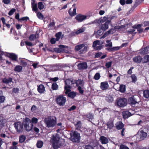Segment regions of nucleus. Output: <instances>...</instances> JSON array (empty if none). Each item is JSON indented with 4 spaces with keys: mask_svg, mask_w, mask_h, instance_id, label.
Masks as SVG:
<instances>
[{
    "mask_svg": "<svg viewBox=\"0 0 149 149\" xmlns=\"http://www.w3.org/2000/svg\"><path fill=\"white\" fill-rule=\"evenodd\" d=\"M50 141L52 144L54 148L57 149L61 146L63 140L61 139L59 135L56 134L53 135L51 138Z\"/></svg>",
    "mask_w": 149,
    "mask_h": 149,
    "instance_id": "f257e3e1",
    "label": "nucleus"
},
{
    "mask_svg": "<svg viewBox=\"0 0 149 149\" xmlns=\"http://www.w3.org/2000/svg\"><path fill=\"white\" fill-rule=\"evenodd\" d=\"M45 123L47 127H53L56 124V118L51 116L45 118Z\"/></svg>",
    "mask_w": 149,
    "mask_h": 149,
    "instance_id": "f03ea898",
    "label": "nucleus"
},
{
    "mask_svg": "<svg viewBox=\"0 0 149 149\" xmlns=\"http://www.w3.org/2000/svg\"><path fill=\"white\" fill-rule=\"evenodd\" d=\"M24 126L25 130L28 132L31 131L33 128V125L31 123V120L26 118L24 121Z\"/></svg>",
    "mask_w": 149,
    "mask_h": 149,
    "instance_id": "7ed1b4c3",
    "label": "nucleus"
},
{
    "mask_svg": "<svg viewBox=\"0 0 149 149\" xmlns=\"http://www.w3.org/2000/svg\"><path fill=\"white\" fill-rule=\"evenodd\" d=\"M87 47L85 44H82L78 45L75 46V50L76 51L80 50V53L83 54L85 53L87 51Z\"/></svg>",
    "mask_w": 149,
    "mask_h": 149,
    "instance_id": "20e7f679",
    "label": "nucleus"
},
{
    "mask_svg": "<svg viewBox=\"0 0 149 149\" xmlns=\"http://www.w3.org/2000/svg\"><path fill=\"white\" fill-rule=\"evenodd\" d=\"M72 141L74 142H77L80 139V134L77 132H72L70 133Z\"/></svg>",
    "mask_w": 149,
    "mask_h": 149,
    "instance_id": "39448f33",
    "label": "nucleus"
},
{
    "mask_svg": "<svg viewBox=\"0 0 149 149\" xmlns=\"http://www.w3.org/2000/svg\"><path fill=\"white\" fill-rule=\"evenodd\" d=\"M66 97L62 95L58 96L56 99V101L58 104L60 106L64 105L66 102Z\"/></svg>",
    "mask_w": 149,
    "mask_h": 149,
    "instance_id": "423d86ee",
    "label": "nucleus"
},
{
    "mask_svg": "<svg viewBox=\"0 0 149 149\" xmlns=\"http://www.w3.org/2000/svg\"><path fill=\"white\" fill-rule=\"evenodd\" d=\"M103 43V42H101L100 41L97 40L93 42V46L95 49L99 50L102 48L103 46L102 45Z\"/></svg>",
    "mask_w": 149,
    "mask_h": 149,
    "instance_id": "0eeeda50",
    "label": "nucleus"
},
{
    "mask_svg": "<svg viewBox=\"0 0 149 149\" xmlns=\"http://www.w3.org/2000/svg\"><path fill=\"white\" fill-rule=\"evenodd\" d=\"M89 16L87 15L79 14L75 17V19L79 22H81L89 18Z\"/></svg>",
    "mask_w": 149,
    "mask_h": 149,
    "instance_id": "6e6552de",
    "label": "nucleus"
},
{
    "mask_svg": "<svg viewBox=\"0 0 149 149\" xmlns=\"http://www.w3.org/2000/svg\"><path fill=\"white\" fill-rule=\"evenodd\" d=\"M14 125L15 129L17 132H21L23 130V123L20 122H18L15 123Z\"/></svg>",
    "mask_w": 149,
    "mask_h": 149,
    "instance_id": "1a4fd4ad",
    "label": "nucleus"
},
{
    "mask_svg": "<svg viewBox=\"0 0 149 149\" xmlns=\"http://www.w3.org/2000/svg\"><path fill=\"white\" fill-rule=\"evenodd\" d=\"M137 136L139 137L141 140H143L147 136V133L144 132L142 129H140L138 131L137 134Z\"/></svg>",
    "mask_w": 149,
    "mask_h": 149,
    "instance_id": "9d476101",
    "label": "nucleus"
},
{
    "mask_svg": "<svg viewBox=\"0 0 149 149\" xmlns=\"http://www.w3.org/2000/svg\"><path fill=\"white\" fill-rule=\"evenodd\" d=\"M117 105L120 107L125 106L127 104L126 100L125 98L119 99L117 102Z\"/></svg>",
    "mask_w": 149,
    "mask_h": 149,
    "instance_id": "9b49d317",
    "label": "nucleus"
},
{
    "mask_svg": "<svg viewBox=\"0 0 149 149\" xmlns=\"http://www.w3.org/2000/svg\"><path fill=\"white\" fill-rule=\"evenodd\" d=\"M59 48H55L54 49V51H55V52L57 53H60L61 52H64V51L65 46L63 45H60L58 46Z\"/></svg>",
    "mask_w": 149,
    "mask_h": 149,
    "instance_id": "f8f14e48",
    "label": "nucleus"
},
{
    "mask_svg": "<svg viewBox=\"0 0 149 149\" xmlns=\"http://www.w3.org/2000/svg\"><path fill=\"white\" fill-rule=\"evenodd\" d=\"M114 29H111L105 33L104 34L100 37V39L104 38L110 34H113L115 32Z\"/></svg>",
    "mask_w": 149,
    "mask_h": 149,
    "instance_id": "ddd939ff",
    "label": "nucleus"
},
{
    "mask_svg": "<svg viewBox=\"0 0 149 149\" xmlns=\"http://www.w3.org/2000/svg\"><path fill=\"white\" fill-rule=\"evenodd\" d=\"M6 55L13 61H16L17 59V56L15 54L7 53Z\"/></svg>",
    "mask_w": 149,
    "mask_h": 149,
    "instance_id": "4468645a",
    "label": "nucleus"
},
{
    "mask_svg": "<svg viewBox=\"0 0 149 149\" xmlns=\"http://www.w3.org/2000/svg\"><path fill=\"white\" fill-rule=\"evenodd\" d=\"M111 20H107L104 24L102 25L101 29L104 31L107 30L109 28L108 25L111 23Z\"/></svg>",
    "mask_w": 149,
    "mask_h": 149,
    "instance_id": "2eb2a0df",
    "label": "nucleus"
},
{
    "mask_svg": "<svg viewBox=\"0 0 149 149\" xmlns=\"http://www.w3.org/2000/svg\"><path fill=\"white\" fill-rule=\"evenodd\" d=\"M109 87V84L107 81L102 82L100 84V88L102 90H105Z\"/></svg>",
    "mask_w": 149,
    "mask_h": 149,
    "instance_id": "dca6fc26",
    "label": "nucleus"
},
{
    "mask_svg": "<svg viewBox=\"0 0 149 149\" xmlns=\"http://www.w3.org/2000/svg\"><path fill=\"white\" fill-rule=\"evenodd\" d=\"M109 17L108 15H107L103 17H101L98 20V23L99 24H102L105 22H106L108 19Z\"/></svg>",
    "mask_w": 149,
    "mask_h": 149,
    "instance_id": "f3484780",
    "label": "nucleus"
},
{
    "mask_svg": "<svg viewBox=\"0 0 149 149\" xmlns=\"http://www.w3.org/2000/svg\"><path fill=\"white\" fill-rule=\"evenodd\" d=\"M31 7L32 8V10L34 11L35 12H37L38 11V8L37 7V5L36 3H35V0H31Z\"/></svg>",
    "mask_w": 149,
    "mask_h": 149,
    "instance_id": "a211bd4d",
    "label": "nucleus"
},
{
    "mask_svg": "<svg viewBox=\"0 0 149 149\" xmlns=\"http://www.w3.org/2000/svg\"><path fill=\"white\" fill-rule=\"evenodd\" d=\"M134 113H133L132 114L128 111H124L123 112V117L124 118H127L131 116Z\"/></svg>",
    "mask_w": 149,
    "mask_h": 149,
    "instance_id": "6ab92c4d",
    "label": "nucleus"
},
{
    "mask_svg": "<svg viewBox=\"0 0 149 149\" xmlns=\"http://www.w3.org/2000/svg\"><path fill=\"white\" fill-rule=\"evenodd\" d=\"M133 61L134 62L139 63H140L142 60V58L141 56H136L133 58Z\"/></svg>",
    "mask_w": 149,
    "mask_h": 149,
    "instance_id": "aec40b11",
    "label": "nucleus"
},
{
    "mask_svg": "<svg viewBox=\"0 0 149 149\" xmlns=\"http://www.w3.org/2000/svg\"><path fill=\"white\" fill-rule=\"evenodd\" d=\"M78 67L79 69H86L87 68V65L86 63H81L78 65Z\"/></svg>",
    "mask_w": 149,
    "mask_h": 149,
    "instance_id": "412c9836",
    "label": "nucleus"
},
{
    "mask_svg": "<svg viewBox=\"0 0 149 149\" xmlns=\"http://www.w3.org/2000/svg\"><path fill=\"white\" fill-rule=\"evenodd\" d=\"M129 102L132 106H134L133 105L138 104V102L136 101L134 97L130 98L129 100Z\"/></svg>",
    "mask_w": 149,
    "mask_h": 149,
    "instance_id": "4be33fe9",
    "label": "nucleus"
},
{
    "mask_svg": "<svg viewBox=\"0 0 149 149\" xmlns=\"http://www.w3.org/2000/svg\"><path fill=\"white\" fill-rule=\"evenodd\" d=\"M38 92L40 93H43L45 91V87L43 85L41 84L38 88Z\"/></svg>",
    "mask_w": 149,
    "mask_h": 149,
    "instance_id": "5701e85b",
    "label": "nucleus"
},
{
    "mask_svg": "<svg viewBox=\"0 0 149 149\" xmlns=\"http://www.w3.org/2000/svg\"><path fill=\"white\" fill-rule=\"evenodd\" d=\"M75 83L76 86L77 87L80 86V87H84V83L83 80L79 79L76 81Z\"/></svg>",
    "mask_w": 149,
    "mask_h": 149,
    "instance_id": "b1692460",
    "label": "nucleus"
},
{
    "mask_svg": "<svg viewBox=\"0 0 149 149\" xmlns=\"http://www.w3.org/2000/svg\"><path fill=\"white\" fill-rule=\"evenodd\" d=\"M100 140L101 143L103 144H107L108 142V139L104 136L100 137Z\"/></svg>",
    "mask_w": 149,
    "mask_h": 149,
    "instance_id": "393cba45",
    "label": "nucleus"
},
{
    "mask_svg": "<svg viewBox=\"0 0 149 149\" xmlns=\"http://www.w3.org/2000/svg\"><path fill=\"white\" fill-rule=\"evenodd\" d=\"M149 52V46H148L141 50L140 53L142 54H147Z\"/></svg>",
    "mask_w": 149,
    "mask_h": 149,
    "instance_id": "a878e982",
    "label": "nucleus"
},
{
    "mask_svg": "<svg viewBox=\"0 0 149 149\" xmlns=\"http://www.w3.org/2000/svg\"><path fill=\"white\" fill-rule=\"evenodd\" d=\"M6 122V120L3 117L0 116V126L1 127H3Z\"/></svg>",
    "mask_w": 149,
    "mask_h": 149,
    "instance_id": "bb28decb",
    "label": "nucleus"
},
{
    "mask_svg": "<svg viewBox=\"0 0 149 149\" xmlns=\"http://www.w3.org/2000/svg\"><path fill=\"white\" fill-rule=\"evenodd\" d=\"M69 13L71 16H74L76 14V9L75 8H71L68 11Z\"/></svg>",
    "mask_w": 149,
    "mask_h": 149,
    "instance_id": "cd10ccee",
    "label": "nucleus"
},
{
    "mask_svg": "<svg viewBox=\"0 0 149 149\" xmlns=\"http://www.w3.org/2000/svg\"><path fill=\"white\" fill-rule=\"evenodd\" d=\"M141 25L140 24H139L137 25H134L133 28H134L136 29L137 31L139 32V33H141L143 31V29L141 28Z\"/></svg>",
    "mask_w": 149,
    "mask_h": 149,
    "instance_id": "c85d7f7f",
    "label": "nucleus"
},
{
    "mask_svg": "<svg viewBox=\"0 0 149 149\" xmlns=\"http://www.w3.org/2000/svg\"><path fill=\"white\" fill-rule=\"evenodd\" d=\"M123 127L124 125L121 122H117L116 124V128L118 130L121 129Z\"/></svg>",
    "mask_w": 149,
    "mask_h": 149,
    "instance_id": "c756f323",
    "label": "nucleus"
},
{
    "mask_svg": "<svg viewBox=\"0 0 149 149\" xmlns=\"http://www.w3.org/2000/svg\"><path fill=\"white\" fill-rule=\"evenodd\" d=\"M22 69V67L19 65H16L15 67L14 70L15 71L17 72H20Z\"/></svg>",
    "mask_w": 149,
    "mask_h": 149,
    "instance_id": "7c9ffc66",
    "label": "nucleus"
},
{
    "mask_svg": "<svg viewBox=\"0 0 149 149\" xmlns=\"http://www.w3.org/2000/svg\"><path fill=\"white\" fill-rule=\"evenodd\" d=\"M26 139L25 136L24 135H22L19 137V142L20 143L24 142Z\"/></svg>",
    "mask_w": 149,
    "mask_h": 149,
    "instance_id": "2f4dec72",
    "label": "nucleus"
},
{
    "mask_svg": "<svg viewBox=\"0 0 149 149\" xmlns=\"http://www.w3.org/2000/svg\"><path fill=\"white\" fill-rule=\"evenodd\" d=\"M143 95L145 98H149V90H147L144 91L143 92Z\"/></svg>",
    "mask_w": 149,
    "mask_h": 149,
    "instance_id": "473e14b6",
    "label": "nucleus"
},
{
    "mask_svg": "<svg viewBox=\"0 0 149 149\" xmlns=\"http://www.w3.org/2000/svg\"><path fill=\"white\" fill-rule=\"evenodd\" d=\"M71 86L70 85L65 86V93L66 94H68L69 92L70 91V89Z\"/></svg>",
    "mask_w": 149,
    "mask_h": 149,
    "instance_id": "72a5a7b5",
    "label": "nucleus"
},
{
    "mask_svg": "<svg viewBox=\"0 0 149 149\" xmlns=\"http://www.w3.org/2000/svg\"><path fill=\"white\" fill-rule=\"evenodd\" d=\"M38 34L35 35H31L29 37V39L31 41H33L37 38H38Z\"/></svg>",
    "mask_w": 149,
    "mask_h": 149,
    "instance_id": "f704fd0d",
    "label": "nucleus"
},
{
    "mask_svg": "<svg viewBox=\"0 0 149 149\" xmlns=\"http://www.w3.org/2000/svg\"><path fill=\"white\" fill-rule=\"evenodd\" d=\"M65 86L70 85L74 84L73 82L70 80L67 79L65 81Z\"/></svg>",
    "mask_w": 149,
    "mask_h": 149,
    "instance_id": "c9c22d12",
    "label": "nucleus"
},
{
    "mask_svg": "<svg viewBox=\"0 0 149 149\" xmlns=\"http://www.w3.org/2000/svg\"><path fill=\"white\" fill-rule=\"evenodd\" d=\"M76 95V93L74 92H71L68 93V96L71 98H73Z\"/></svg>",
    "mask_w": 149,
    "mask_h": 149,
    "instance_id": "e433bc0d",
    "label": "nucleus"
},
{
    "mask_svg": "<svg viewBox=\"0 0 149 149\" xmlns=\"http://www.w3.org/2000/svg\"><path fill=\"white\" fill-rule=\"evenodd\" d=\"M12 79L11 78H4L3 79V82L8 84L9 83L11 82L12 81Z\"/></svg>",
    "mask_w": 149,
    "mask_h": 149,
    "instance_id": "4c0bfd02",
    "label": "nucleus"
},
{
    "mask_svg": "<svg viewBox=\"0 0 149 149\" xmlns=\"http://www.w3.org/2000/svg\"><path fill=\"white\" fill-rule=\"evenodd\" d=\"M107 125L108 128H109L110 129H111L114 126L113 123V122L112 121L108 122L107 123Z\"/></svg>",
    "mask_w": 149,
    "mask_h": 149,
    "instance_id": "58836bf2",
    "label": "nucleus"
},
{
    "mask_svg": "<svg viewBox=\"0 0 149 149\" xmlns=\"http://www.w3.org/2000/svg\"><path fill=\"white\" fill-rule=\"evenodd\" d=\"M85 27H81V28L79 29L75 32V33L77 34H79L80 33L84 32L85 30Z\"/></svg>",
    "mask_w": 149,
    "mask_h": 149,
    "instance_id": "ea45409f",
    "label": "nucleus"
},
{
    "mask_svg": "<svg viewBox=\"0 0 149 149\" xmlns=\"http://www.w3.org/2000/svg\"><path fill=\"white\" fill-rule=\"evenodd\" d=\"M58 86L56 83H53L52 85V88L54 90H56L58 88Z\"/></svg>",
    "mask_w": 149,
    "mask_h": 149,
    "instance_id": "a19ab883",
    "label": "nucleus"
},
{
    "mask_svg": "<svg viewBox=\"0 0 149 149\" xmlns=\"http://www.w3.org/2000/svg\"><path fill=\"white\" fill-rule=\"evenodd\" d=\"M142 61L143 63L148 62L149 61V56L147 55L145 56Z\"/></svg>",
    "mask_w": 149,
    "mask_h": 149,
    "instance_id": "79ce46f5",
    "label": "nucleus"
},
{
    "mask_svg": "<svg viewBox=\"0 0 149 149\" xmlns=\"http://www.w3.org/2000/svg\"><path fill=\"white\" fill-rule=\"evenodd\" d=\"M125 86L124 85H122L120 86V88L119 91L122 93H123L125 91Z\"/></svg>",
    "mask_w": 149,
    "mask_h": 149,
    "instance_id": "37998d69",
    "label": "nucleus"
},
{
    "mask_svg": "<svg viewBox=\"0 0 149 149\" xmlns=\"http://www.w3.org/2000/svg\"><path fill=\"white\" fill-rule=\"evenodd\" d=\"M20 61L21 65H22L23 66L25 67L27 65V63L24 59H20Z\"/></svg>",
    "mask_w": 149,
    "mask_h": 149,
    "instance_id": "c03bdc74",
    "label": "nucleus"
},
{
    "mask_svg": "<svg viewBox=\"0 0 149 149\" xmlns=\"http://www.w3.org/2000/svg\"><path fill=\"white\" fill-rule=\"evenodd\" d=\"M43 142L42 141H38L37 143V146L39 148H41L43 146Z\"/></svg>",
    "mask_w": 149,
    "mask_h": 149,
    "instance_id": "a18cd8bd",
    "label": "nucleus"
},
{
    "mask_svg": "<svg viewBox=\"0 0 149 149\" xmlns=\"http://www.w3.org/2000/svg\"><path fill=\"white\" fill-rule=\"evenodd\" d=\"M38 8L40 10H42L44 7V5L42 2H39L38 3Z\"/></svg>",
    "mask_w": 149,
    "mask_h": 149,
    "instance_id": "49530a36",
    "label": "nucleus"
},
{
    "mask_svg": "<svg viewBox=\"0 0 149 149\" xmlns=\"http://www.w3.org/2000/svg\"><path fill=\"white\" fill-rule=\"evenodd\" d=\"M65 48H64V52L67 53H70L71 52L70 48L67 46H65Z\"/></svg>",
    "mask_w": 149,
    "mask_h": 149,
    "instance_id": "de8ad7c7",
    "label": "nucleus"
},
{
    "mask_svg": "<svg viewBox=\"0 0 149 149\" xmlns=\"http://www.w3.org/2000/svg\"><path fill=\"white\" fill-rule=\"evenodd\" d=\"M86 116L89 121H90L93 118V115L92 114L89 113L87 114Z\"/></svg>",
    "mask_w": 149,
    "mask_h": 149,
    "instance_id": "09e8293b",
    "label": "nucleus"
},
{
    "mask_svg": "<svg viewBox=\"0 0 149 149\" xmlns=\"http://www.w3.org/2000/svg\"><path fill=\"white\" fill-rule=\"evenodd\" d=\"M62 33L61 32H58L56 35V41H58L61 37Z\"/></svg>",
    "mask_w": 149,
    "mask_h": 149,
    "instance_id": "8fccbe9b",
    "label": "nucleus"
},
{
    "mask_svg": "<svg viewBox=\"0 0 149 149\" xmlns=\"http://www.w3.org/2000/svg\"><path fill=\"white\" fill-rule=\"evenodd\" d=\"M76 128L77 130H79L80 129L81 127V123L80 121L78 122L75 125Z\"/></svg>",
    "mask_w": 149,
    "mask_h": 149,
    "instance_id": "3c124183",
    "label": "nucleus"
},
{
    "mask_svg": "<svg viewBox=\"0 0 149 149\" xmlns=\"http://www.w3.org/2000/svg\"><path fill=\"white\" fill-rule=\"evenodd\" d=\"M106 42L107 44L105 45L106 47H111L112 46V43L110 40H107L106 41Z\"/></svg>",
    "mask_w": 149,
    "mask_h": 149,
    "instance_id": "603ef678",
    "label": "nucleus"
},
{
    "mask_svg": "<svg viewBox=\"0 0 149 149\" xmlns=\"http://www.w3.org/2000/svg\"><path fill=\"white\" fill-rule=\"evenodd\" d=\"M131 77L132 79V81L135 82L137 80V78L136 76L134 74H132L131 75Z\"/></svg>",
    "mask_w": 149,
    "mask_h": 149,
    "instance_id": "864d4df0",
    "label": "nucleus"
},
{
    "mask_svg": "<svg viewBox=\"0 0 149 149\" xmlns=\"http://www.w3.org/2000/svg\"><path fill=\"white\" fill-rule=\"evenodd\" d=\"M100 77L99 73H97L95 75L94 77V79L96 80H98L99 79Z\"/></svg>",
    "mask_w": 149,
    "mask_h": 149,
    "instance_id": "5fc2aeb1",
    "label": "nucleus"
},
{
    "mask_svg": "<svg viewBox=\"0 0 149 149\" xmlns=\"http://www.w3.org/2000/svg\"><path fill=\"white\" fill-rule=\"evenodd\" d=\"M38 119L36 118L33 117L31 119V122L32 123L36 124L38 123Z\"/></svg>",
    "mask_w": 149,
    "mask_h": 149,
    "instance_id": "6e6d98bb",
    "label": "nucleus"
},
{
    "mask_svg": "<svg viewBox=\"0 0 149 149\" xmlns=\"http://www.w3.org/2000/svg\"><path fill=\"white\" fill-rule=\"evenodd\" d=\"M84 87H80V86L78 87V90L80 93L83 94V93L84 91Z\"/></svg>",
    "mask_w": 149,
    "mask_h": 149,
    "instance_id": "4d7b16f0",
    "label": "nucleus"
},
{
    "mask_svg": "<svg viewBox=\"0 0 149 149\" xmlns=\"http://www.w3.org/2000/svg\"><path fill=\"white\" fill-rule=\"evenodd\" d=\"M94 146H93L91 144L87 145L85 146V149H94Z\"/></svg>",
    "mask_w": 149,
    "mask_h": 149,
    "instance_id": "13d9d810",
    "label": "nucleus"
},
{
    "mask_svg": "<svg viewBox=\"0 0 149 149\" xmlns=\"http://www.w3.org/2000/svg\"><path fill=\"white\" fill-rule=\"evenodd\" d=\"M29 19V18L27 17H24L21 18L19 19V21L22 20L25 21H26L27 20Z\"/></svg>",
    "mask_w": 149,
    "mask_h": 149,
    "instance_id": "bf43d9fd",
    "label": "nucleus"
},
{
    "mask_svg": "<svg viewBox=\"0 0 149 149\" xmlns=\"http://www.w3.org/2000/svg\"><path fill=\"white\" fill-rule=\"evenodd\" d=\"M37 16L40 19H42L43 18V16L42 14L40 13H38L37 14Z\"/></svg>",
    "mask_w": 149,
    "mask_h": 149,
    "instance_id": "052dcab7",
    "label": "nucleus"
},
{
    "mask_svg": "<svg viewBox=\"0 0 149 149\" xmlns=\"http://www.w3.org/2000/svg\"><path fill=\"white\" fill-rule=\"evenodd\" d=\"M5 97L3 96H0V103H3L5 100Z\"/></svg>",
    "mask_w": 149,
    "mask_h": 149,
    "instance_id": "680f3d73",
    "label": "nucleus"
},
{
    "mask_svg": "<svg viewBox=\"0 0 149 149\" xmlns=\"http://www.w3.org/2000/svg\"><path fill=\"white\" fill-rule=\"evenodd\" d=\"M15 9L14 8L12 9L9 12L8 15H12L15 12Z\"/></svg>",
    "mask_w": 149,
    "mask_h": 149,
    "instance_id": "e2e57ef3",
    "label": "nucleus"
},
{
    "mask_svg": "<svg viewBox=\"0 0 149 149\" xmlns=\"http://www.w3.org/2000/svg\"><path fill=\"white\" fill-rule=\"evenodd\" d=\"M37 109V107L35 105H33L31 108V111L32 112H35Z\"/></svg>",
    "mask_w": 149,
    "mask_h": 149,
    "instance_id": "0e129e2a",
    "label": "nucleus"
},
{
    "mask_svg": "<svg viewBox=\"0 0 149 149\" xmlns=\"http://www.w3.org/2000/svg\"><path fill=\"white\" fill-rule=\"evenodd\" d=\"M111 62H109L106 63L105 66L107 68H109L111 66Z\"/></svg>",
    "mask_w": 149,
    "mask_h": 149,
    "instance_id": "69168bd1",
    "label": "nucleus"
},
{
    "mask_svg": "<svg viewBox=\"0 0 149 149\" xmlns=\"http://www.w3.org/2000/svg\"><path fill=\"white\" fill-rule=\"evenodd\" d=\"M102 54V53L101 52H98L96 53L95 55V57L96 58L100 57Z\"/></svg>",
    "mask_w": 149,
    "mask_h": 149,
    "instance_id": "338daca9",
    "label": "nucleus"
},
{
    "mask_svg": "<svg viewBox=\"0 0 149 149\" xmlns=\"http://www.w3.org/2000/svg\"><path fill=\"white\" fill-rule=\"evenodd\" d=\"M120 149H129V148L124 145H121L120 146Z\"/></svg>",
    "mask_w": 149,
    "mask_h": 149,
    "instance_id": "774afa93",
    "label": "nucleus"
}]
</instances>
